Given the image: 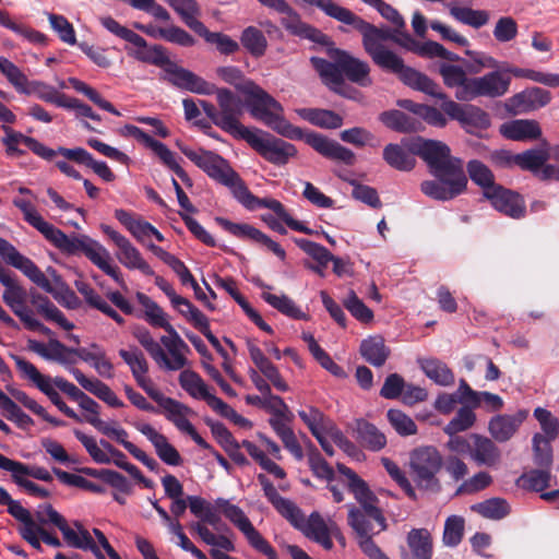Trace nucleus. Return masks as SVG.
<instances>
[{
	"label": "nucleus",
	"mask_w": 559,
	"mask_h": 559,
	"mask_svg": "<svg viewBox=\"0 0 559 559\" xmlns=\"http://www.w3.org/2000/svg\"><path fill=\"white\" fill-rule=\"evenodd\" d=\"M216 74L241 93L246 97L250 115L274 132L290 140H301L305 136L306 142L324 157L346 165L354 164L355 154L336 141L317 133L305 135L299 127L285 118L283 106L255 82L246 78L240 69L233 66L219 67Z\"/></svg>",
	"instance_id": "nucleus-1"
},
{
	"label": "nucleus",
	"mask_w": 559,
	"mask_h": 559,
	"mask_svg": "<svg viewBox=\"0 0 559 559\" xmlns=\"http://www.w3.org/2000/svg\"><path fill=\"white\" fill-rule=\"evenodd\" d=\"M306 4L316 7L328 16L352 26L362 36V46L374 64L382 70L395 73L409 87L433 96L442 102L447 95L439 85L426 74L406 67L403 59L389 49L384 41L390 36L388 32L366 22L350 10L340 5L334 0H302Z\"/></svg>",
	"instance_id": "nucleus-2"
},
{
	"label": "nucleus",
	"mask_w": 559,
	"mask_h": 559,
	"mask_svg": "<svg viewBox=\"0 0 559 559\" xmlns=\"http://www.w3.org/2000/svg\"><path fill=\"white\" fill-rule=\"evenodd\" d=\"M306 4L316 7L328 16L352 26L362 36V46L374 64L382 70L395 73L409 87L433 96L442 102L447 95L439 85L426 74L406 67L403 59L389 49L384 41L390 36L388 32L366 22L350 10L340 5L334 0H302Z\"/></svg>",
	"instance_id": "nucleus-3"
},
{
	"label": "nucleus",
	"mask_w": 559,
	"mask_h": 559,
	"mask_svg": "<svg viewBox=\"0 0 559 559\" xmlns=\"http://www.w3.org/2000/svg\"><path fill=\"white\" fill-rule=\"evenodd\" d=\"M180 151L209 177L228 187L235 199L247 210L269 209L293 230L312 234L310 228L294 219L280 201L253 195L228 162L218 154L201 148L192 150L188 146H180Z\"/></svg>",
	"instance_id": "nucleus-4"
},
{
	"label": "nucleus",
	"mask_w": 559,
	"mask_h": 559,
	"mask_svg": "<svg viewBox=\"0 0 559 559\" xmlns=\"http://www.w3.org/2000/svg\"><path fill=\"white\" fill-rule=\"evenodd\" d=\"M52 245L68 254H74L79 251L83 252L93 264L110 276L117 284L122 287L126 286L119 267L111 264L109 251L98 241L87 236L70 238L60 230Z\"/></svg>",
	"instance_id": "nucleus-5"
},
{
	"label": "nucleus",
	"mask_w": 559,
	"mask_h": 559,
	"mask_svg": "<svg viewBox=\"0 0 559 559\" xmlns=\"http://www.w3.org/2000/svg\"><path fill=\"white\" fill-rule=\"evenodd\" d=\"M443 459L437 448L423 445L409 453V473L418 489L437 493L441 490L438 477Z\"/></svg>",
	"instance_id": "nucleus-6"
},
{
	"label": "nucleus",
	"mask_w": 559,
	"mask_h": 559,
	"mask_svg": "<svg viewBox=\"0 0 559 559\" xmlns=\"http://www.w3.org/2000/svg\"><path fill=\"white\" fill-rule=\"evenodd\" d=\"M0 257L13 267L20 270L26 277L34 284L43 288L45 292L51 294L53 298L69 308H74L76 305V296L70 299L60 288H55L52 283L46 277L40 269L27 257L23 255L19 250L8 240L0 237Z\"/></svg>",
	"instance_id": "nucleus-7"
},
{
	"label": "nucleus",
	"mask_w": 559,
	"mask_h": 559,
	"mask_svg": "<svg viewBox=\"0 0 559 559\" xmlns=\"http://www.w3.org/2000/svg\"><path fill=\"white\" fill-rule=\"evenodd\" d=\"M411 150L426 162L432 175L464 171L462 160L452 156L450 147L441 141L417 136Z\"/></svg>",
	"instance_id": "nucleus-8"
},
{
	"label": "nucleus",
	"mask_w": 559,
	"mask_h": 559,
	"mask_svg": "<svg viewBox=\"0 0 559 559\" xmlns=\"http://www.w3.org/2000/svg\"><path fill=\"white\" fill-rule=\"evenodd\" d=\"M347 522L357 535L359 548L369 559H390L372 539L374 535L385 531V520L384 527L380 528L379 521L373 520L365 510L350 504L348 506Z\"/></svg>",
	"instance_id": "nucleus-9"
},
{
	"label": "nucleus",
	"mask_w": 559,
	"mask_h": 559,
	"mask_svg": "<svg viewBox=\"0 0 559 559\" xmlns=\"http://www.w3.org/2000/svg\"><path fill=\"white\" fill-rule=\"evenodd\" d=\"M214 93L218 105L216 126L236 139H243L251 128L243 126L240 118L243 114L241 99L230 90L215 86Z\"/></svg>",
	"instance_id": "nucleus-10"
},
{
	"label": "nucleus",
	"mask_w": 559,
	"mask_h": 559,
	"mask_svg": "<svg viewBox=\"0 0 559 559\" xmlns=\"http://www.w3.org/2000/svg\"><path fill=\"white\" fill-rule=\"evenodd\" d=\"M4 286L2 299L13 313L20 319L23 326L29 331L47 334L49 329L46 328L36 317L35 312L27 305L29 294L17 282L15 276H11L1 283Z\"/></svg>",
	"instance_id": "nucleus-11"
},
{
	"label": "nucleus",
	"mask_w": 559,
	"mask_h": 559,
	"mask_svg": "<svg viewBox=\"0 0 559 559\" xmlns=\"http://www.w3.org/2000/svg\"><path fill=\"white\" fill-rule=\"evenodd\" d=\"M242 140L264 159L276 165L286 164L297 153L293 144L259 129H251Z\"/></svg>",
	"instance_id": "nucleus-12"
},
{
	"label": "nucleus",
	"mask_w": 559,
	"mask_h": 559,
	"mask_svg": "<svg viewBox=\"0 0 559 559\" xmlns=\"http://www.w3.org/2000/svg\"><path fill=\"white\" fill-rule=\"evenodd\" d=\"M46 360L57 362L63 366L70 373L73 374L78 381L75 372L81 371L74 365L79 360L88 362L99 376L111 378L114 376V366L110 360L105 356L104 352H37Z\"/></svg>",
	"instance_id": "nucleus-13"
},
{
	"label": "nucleus",
	"mask_w": 559,
	"mask_h": 559,
	"mask_svg": "<svg viewBox=\"0 0 559 559\" xmlns=\"http://www.w3.org/2000/svg\"><path fill=\"white\" fill-rule=\"evenodd\" d=\"M10 356L15 361V365L19 371L22 373V377L24 379L32 381L35 384V386L40 392H43L61 413H63L67 417L78 423L84 420V418L82 419L71 407H69L63 402L60 394L53 388L52 379L41 374L35 365L27 361L23 357L15 355L13 353H11Z\"/></svg>",
	"instance_id": "nucleus-14"
},
{
	"label": "nucleus",
	"mask_w": 559,
	"mask_h": 559,
	"mask_svg": "<svg viewBox=\"0 0 559 559\" xmlns=\"http://www.w3.org/2000/svg\"><path fill=\"white\" fill-rule=\"evenodd\" d=\"M441 109L471 134H479L490 127L489 115L475 105H461L447 96L441 104Z\"/></svg>",
	"instance_id": "nucleus-15"
},
{
	"label": "nucleus",
	"mask_w": 559,
	"mask_h": 559,
	"mask_svg": "<svg viewBox=\"0 0 559 559\" xmlns=\"http://www.w3.org/2000/svg\"><path fill=\"white\" fill-rule=\"evenodd\" d=\"M340 474L344 475L347 480L348 490L354 495L357 502L360 504V510H365L373 520L380 522L381 527H384V516L377 506L378 498L370 490L368 484L357 475L352 468L347 467L342 463H337L336 465Z\"/></svg>",
	"instance_id": "nucleus-16"
},
{
	"label": "nucleus",
	"mask_w": 559,
	"mask_h": 559,
	"mask_svg": "<svg viewBox=\"0 0 559 559\" xmlns=\"http://www.w3.org/2000/svg\"><path fill=\"white\" fill-rule=\"evenodd\" d=\"M437 180L421 182L420 189L424 194L436 200L447 201L461 194L467 185L465 173H449L433 175Z\"/></svg>",
	"instance_id": "nucleus-17"
},
{
	"label": "nucleus",
	"mask_w": 559,
	"mask_h": 559,
	"mask_svg": "<svg viewBox=\"0 0 559 559\" xmlns=\"http://www.w3.org/2000/svg\"><path fill=\"white\" fill-rule=\"evenodd\" d=\"M2 128L5 133L2 138V143L5 146V153L8 156L20 157L25 155V150L21 147L25 146L43 159L52 160L56 157L55 150L46 146L35 138L27 136L7 126H3Z\"/></svg>",
	"instance_id": "nucleus-18"
},
{
	"label": "nucleus",
	"mask_w": 559,
	"mask_h": 559,
	"mask_svg": "<svg viewBox=\"0 0 559 559\" xmlns=\"http://www.w3.org/2000/svg\"><path fill=\"white\" fill-rule=\"evenodd\" d=\"M257 478L263 489L265 498L273 506V508L294 527L302 528L305 523V515L300 508H298L297 504L292 500L282 497L277 492L272 481L264 474H259Z\"/></svg>",
	"instance_id": "nucleus-19"
},
{
	"label": "nucleus",
	"mask_w": 559,
	"mask_h": 559,
	"mask_svg": "<svg viewBox=\"0 0 559 559\" xmlns=\"http://www.w3.org/2000/svg\"><path fill=\"white\" fill-rule=\"evenodd\" d=\"M468 100L477 97H501L508 93L511 78L501 69L486 73L483 76L472 78Z\"/></svg>",
	"instance_id": "nucleus-20"
},
{
	"label": "nucleus",
	"mask_w": 559,
	"mask_h": 559,
	"mask_svg": "<svg viewBox=\"0 0 559 559\" xmlns=\"http://www.w3.org/2000/svg\"><path fill=\"white\" fill-rule=\"evenodd\" d=\"M166 80L178 88L189 91L191 93L200 94V95H211L214 94L215 85L205 81L203 78L197 75L195 73L175 66L170 64L166 70Z\"/></svg>",
	"instance_id": "nucleus-21"
},
{
	"label": "nucleus",
	"mask_w": 559,
	"mask_h": 559,
	"mask_svg": "<svg viewBox=\"0 0 559 559\" xmlns=\"http://www.w3.org/2000/svg\"><path fill=\"white\" fill-rule=\"evenodd\" d=\"M216 222L231 235L239 238L253 240L254 242L260 243L272 251L281 260H285L286 252L280 246V243L272 240L267 235L263 234L255 227L248 224H236L223 217H217Z\"/></svg>",
	"instance_id": "nucleus-22"
},
{
	"label": "nucleus",
	"mask_w": 559,
	"mask_h": 559,
	"mask_svg": "<svg viewBox=\"0 0 559 559\" xmlns=\"http://www.w3.org/2000/svg\"><path fill=\"white\" fill-rule=\"evenodd\" d=\"M216 222L231 235L239 238L253 240L254 242L260 243L272 251L281 260H285L286 252L280 246V243L272 240L267 235L263 234L255 227L248 224H236L223 217H217Z\"/></svg>",
	"instance_id": "nucleus-23"
},
{
	"label": "nucleus",
	"mask_w": 559,
	"mask_h": 559,
	"mask_svg": "<svg viewBox=\"0 0 559 559\" xmlns=\"http://www.w3.org/2000/svg\"><path fill=\"white\" fill-rule=\"evenodd\" d=\"M331 60L335 61L348 80L361 86H369L372 80L369 75V64L346 51L333 49L330 51Z\"/></svg>",
	"instance_id": "nucleus-24"
},
{
	"label": "nucleus",
	"mask_w": 559,
	"mask_h": 559,
	"mask_svg": "<svg viewBox=\"0 0 559 559\" xmlns=\"http://www.w3.org/2000/svg\"><path fill=\"white\" fill-rule=\"evenodd\" d=\"M486 198L497 211L512 218H521L525 214V204L522 197L501 186L487 189Z\"/></svg>",
	"instance_id": "nucleus-25"
},
{
	"label": "nucleus",
	"mask_w": 559,
	"mask_h": 559,
	"mask_svg": "<svg viewBox=\"0 0 559 559\" xmlns=\"http://www.w3.org/2000/svg\"><path fill=\"white\" fill-rule=\"evenodd\" d=\"M285 7L284 9L274 10L283 14L281 23L290 34L319 44L326 43L328 37L321 31L302 22L299 14L295 12L286 1Z\"/></svg>",
	"instance_id": "nucleus-26"
},
{
	"label": "nucleus",
	"mask_w": 559,
	"mask_h": 559,
	"mask_svg": "<svg viewBox=\"0 0 559 559\" xmlns=\"http://www.w3.org/2000/svg\"><path fill=\"white\" fill-rule=\"evenodd\" d=\"M528 412L520 409L513 415L503 414L493 416L488 424L490 436L497 442L509 441L526 419Z\"/></svg>",
	"instance_id": "nucleus-27"
},
{
	"label": "nucleus",
	"mask_w": 559,
	"mask_h": 559,
	"mask_svg": "<svg viewBox=\"0 0 559 559\" xmlns=\"http://www.w3.org/2000/svg\"><path fill=\"white\" fill-rule=\"evenodd\" d=\"M469 457L477 466L495 467L501 461V451L495 441L488 437L472 433Z\"/></svg>",
	"instance_id": "nucleus-28"
},
{
	"label": "nucleus",
	"mask_w": 559,
	"mask_h": 559,
	"mask_svg": "<svg viewBox=\"0 0 559 559\" xmlns=\"http://www.w3.org/2000/svg\"><path fill=\"white\" fill-rule=\"evenodd\" d=\"M134 428L143 433L154 445L158 457L167 465L178 466L182 460L177 449L170 444L167 438L157 432L151 425L135 423Z\"/></svg>",
	"instance_id": "nucleus-29"
},
{
	"label": "nucleus",
	"mask_w": 559,
	"mask_h": 559,
	"mask_svg": "<svg viewBox=\"0 0 559 559\" xmlns=\"http://www.w3.org/2000/svg\"><path fill=\"white\" fill-rule=\"evenodd\" d=\"M13 205L22 212L23 218L28 225L40 233L47 241L52 243L61 229L47 222L31 200L15 198L13 199Z\"/></svg>",
	"instance_id": "nucleus-30"
},
{
	"label": "nucleus",
	"mask_w": 559,
	"mask_h": 559,
	"mask_svg": "<svg viewBox=\"0 0 559 559\" xmlns=\"http://www.w3.org/2000/svg\"><path fill=\"white\" fill-rule=\"evenodd\" d=\"M134 27L154 39H164L183 47H191L195 43L188 32L173 24L158 26L153 23H134Z\"/></svg>",
	"instance_id": "nucleus-31"
},
{
	"label": "nucleus",
	"mask_w": 559,
	"mask_h": 559,
	"mask_svg": "<svg viewBox=\"0 0 559 559\" xmlns=\"http://www.w3.org/2000/svg\"><path fill=\"white\" fill-rule=\"evenodd\" d=\"M415 142L413 139H404L399 144H388L383 148V159L392 168L400 171H409L416 165L417 153L411 150V143Z\"/></svg>",
	"instance_id": "nucleus-32"
},
{
	"label": "nucleus",
	"mask_w": 559,
	"mask_h": 559,
	"mask_svg": "<svg viewBox=\"0 0 559 559\" xmlns=\"http://www.w3.org/2000/svg\"><path fill=\"white\" fill-rule=\"evenodd\" d=\"M439 73L447 87L454 90L457 100L468 102L472 78L465 70L455 64L444 63L440 66Z\"/></svg>",
	"instance_id": "nucleus-33"
},
{
	"label": "nucleus",
	"mask_w": 559,
	"mask_h": 559,
	"mask_svg": "<svg viewBox=\"0 0 559 559\" xmlns=\"http://www.w3.org/2000/svg\"><path fill=\"white\" fill-rule=\"evenodd\" d=\"M128 43L129 46L126 47L128 55L141 62L163 66L167 61V57L160 46H150L147 41L136 33L131 36Z\"/></svg>",
	"instance_id": "nucleus-34"
},
{
	"label": "nucleus",
	"mask_w": 559,
	"mask_h": 559,
	"mask_svg": "<svg viewBox=\"0 0 559 559\" xmlns=\"http://www.w3.org/2000/svg\"><path fill=\"white\" fill-rule=\"evenodd\" d=\"M118 261L129 270H139L144 275H154L153 269L144 260L141 252L126 237H116Z\"/></svg>",
	"instance_id": "nucleus-35"
},
{
	"label": "nucleus",
	"mask_w": 559,
	"mask_h": 559,
	"mask_svg": "<svg viewBox=\"0 0 559 559\" xmlns=\"http://www.w3.org/2000/svg\"><path fill=\"white\" fill-rule=\"evenodd\" d=\"M215 504L217 509L222 511L225 518L228 519L246 536L249 544L259 535H261V533L252 525L251 521L248 519L241 508L230 503L224 498L216 499Z\"/></svg>",
	"instance_id": "nucleus-36"
},
{
	"label": "nucleus",
	"mask_w": 559,
	"mask_h": 559,
	"mask_svg": "<svg viewBox=\"0 0 559 559\" xmlns=\"http://www.w3.org/2000/svg\"><path fill=\"white\" fill-rule=\"evenodd\" d=\"M74 435L76 439L84 445L87 453L94 460V462L98 464H110L114 463L119 468L123 471L127 468L130 462L127 461V456L123 452L116 449L110 456L104 452L98 445L96 440L93 437L86 436L80 430H74Z\"/></svg>",
	"instance_id": "nucleus-37"
},
{
	"label": "nucleus",
	"mask_w": 559,
	"mask_h": 559,
	"mask_svg": "<svg viewBox=\"0 0 559 559\" xmlns=\"http://www.w3.org/2000/svg\"><path fill=\"white\" fill-rule=\"evenodd\" d=\"M31 309L35 312L36 317H44L46 320L53 321L64 330L73 329V324L63 316V313L50 301V299L36 292L29 293Z\"/></svg>",
	"instance_id": "nucleus-38"
},
{
	"label": "nucleus",
	"mask_w": 559,
	"mask_h": 559,
	"mask_svg": "<svg viewBox=\"0 0 559 559\" xmlns=\"http://www.w3.org/2000/svg\"><path fill=\"white\" fill-rule=\"evenodd\" d=\"M153 401L163 409L166 419L173 423L180 431H183L191 424L187 419V416L192 413L189 406L165 394H154Z\"/></svg>",
	"instance_id": "nucleus-39"
},
{
	"label": "nucleus",
	"mask_w": 559,
	"mask_h": 559,
	"mask_svg": "<svg viewBox=\"0 0 559 559\" xmlns=\"http://www.w3.org/2000/svg\"><path fill=\"white\" fill-rule=\"evenodd\" d=\"M407 546L411 550V557L403 549L404 559H431L432 558V537L426 528H413L407 534Z\"/></svg>",
	"instance_id": "nucleus-40"
},
{
	"label": "nucleus",
	"mask_w": 559,
	"mask_h": 559,
	"mask_svg": "<svg viewBox=\"0 0 559 559\" xmlns=\"http://www.w3.org/2000/svg\"><path fill=\"white\" fill-rule=\"evenodd\" d=\"M52 383L61 392L68 395L70 400L76 402L79 406L86 412L85 416L100 415V405L72 382L62 377H56L52 379Z\"/></svg>",
	"instance_id": "nucleus-41"
},
{
	"label": "nucleus",
	"mask_w": 559,
	"mask_h": 559,
	"mask_svg": "<svg viewBox=\"0 0 559 559\" xmlns=\"http://www.w3.org/2000/svg\"><path fill=\"white\" fill-rule=\"evenodd\" d=\"M330 527L331 521L326 523L320 513L312 512L300 530L309 539L320 544L325 550H331L333 542L329 534Z\"/></svg>",
	"instance_id": "nucleus-42"
},
{
	"label": "nucleus",
	"mask_w": 559,
	"mask_h": 559,
	"mask_svg": "<svg viewBox=\"0 0 559 559\" xmlns=\"http://www.w3.org/2000/svg\"><path fill=\"white\" fill-rule=\"evenodd\" d=\"M355 432L359 444L367 450L378 452L386 445L385 435L373 424L365 419L356 420Z\"/></svg>",
	"instance_id": "nucleus-43"
},
{
	"label": "nucleus",
	"mask_w": 559,
	"mask_h": 559,
	"mask_svg": "<svg viewBox=\"0 0 559 559\" xmlns=\"http://www.w3.org/2000/svg\"><path fill=\"white\" fill-rule=\"evenodd\" d=\"M0 468L17 475V477H33L38 480L50 483L52 481L51 473L43 466L27 465L20 461L11 460L0 453Z\"/></svg>",
	"instance_id": "nucleus-44"
},
{
	"label": "nucleus",
	"mask_w": 559,
	"mask_h": 559,
	"mask_svg": "<svg viewBox=\"0 0 559 559\" xmlns=\"http://www.w3.org/2000/svg\"><path fill=\"white\" fill-rule=\"evenodd\" d=\"M503 136L514 141H532L542 135L539 124L534 120H514L500 127Z\"/></svg>",
	"instance_id": "nucleus-45"
},
{
	"label": "nucleus",
	"mask_w": 559,
	"mask_h": 559,
	"mask_svg": "<svg viewBox=\"0 0 559 559\" xmlns=\"http://www.w3.org/2000/svg\"><path fill=\"white\" fill-rule=\"evenodd\" d=\"M79 384L99 400L108 404L110 407H123V402L116 393L104 382L98 379H90L82 371L75 372Z\"/></svg>",
	"instance_id": "nucleus-46"
},
{
	"label": "nucleus",
	"mask_w": 559,
	"mask_h": 559,
	"mask_svg": "<svg viewBox=\"0 0 559 559\" xmlns=\"http://www.w3.org/2000/svg\"><path fill=\"white\" fill-rule=\"evenodd\" d=\"M379 120L388 128L397 132H417L423 126L415 119L401 110H388L379 115Z\"/></svg>",
	"instance_id": "nucleus-47"
},
{
	"label": "nucleus",
	"mask_w": 559,
	"mask_h": 559,
	"mask_svg": "<svg viewBox=\"0 0 559 559\" xmlns=\"http://www.w3.org/2000/svg\"><path fill=\"white\" fill-rule=\"evenodd\" d=\"M269 425L283 442L284 448L298 461L304 457V450L290 425L276 418H269Z\"/></svg>",
	"instance_id": "nucleus-48"
},
{
	"label": "nucleus",
	"mask_w": 559,
	"mask_h": 559,
	"mask_svg": "<svg viewBox=\"0 0 559 559\" xmlns=\"http://www.w3.org/2000/svg\"><path fill=\"white\" fill-rule=\"evenodd\" d=\"M296 114L304 120L320 128L336 129L343 124L341 116L326 109L298 108Z\"/></svg>",
	"instance_id": "nucleus-49"
},
{
	"label": "nucleus",
	"mask_w": 559,
	"mask_h": 559,
	"mask_svg": "<svg viewBox=\"0 0 559 559\" xmlns=\"http://www.w3.org/2000/svg\"><path fill=\"white\" fill-rule=\"evenodd\" d=\"M424 373L433 382L440 385H450L454 382V374L448 366L437 358L418 359Z\"/></svg>",
	"instance_id": "nucleus-50"
},
{
	"label": "nucleus",
	"mask_w": 559,
	"mask_h": 559,
	"mask_svg": "<svg viewBox=\"0 0 559 559\" xmlns=\"http://www.w3.org/2000/svg\"><path fill=\"white\" fill-rule=\"evenodd\" d=\"M193 32L202 24L199 21L200 5L195 0H164Z\"/></svg>",
	"instance_id": "nucleus-51"
},
{
	"label": "nucleus",
	"mask_w": 559,
	"mask_h": 559,
	"mask_svg": "<svg viewBox=\"0 0 559 559\" xmlns=\"http://www.w3.org/2000/svg\"><path fill=\"white\" fill-rule=\"evenodd\" d=\"M261 296L265 302H267L271 307L281 313L296 320L307 319L306 313L287 295H275L264 290Z\"/></svg>",
	"instance_id": "nucleus-52"
},
{
	"label": "nucleus",
	"mask_w": 559,
	"mask_h": 559,
	"mask_svg": "<svg viewBox=\"0 0 559 559\" xmlns=\"http://www.w3.org/2000/svg\"><path fill=\"white\" fill-rule=\"evenodd\" d=\"M84 421L92 425L100 433L115 439L120 443L130 454H132L138 448L132 442L128 441V432L123 428H114L106 421L99 418V415L84 416Z\"/></svg>",
	"instance_id": "nucleus-53"
},
{
	"label": "nucleus",
	"mask_w": 559,
	"mask_h": 559,
	"mask_svg": "<svg viewBox=\"0 0 559 559\" xmlns=\"http://www.w3.org/2000/svg\"><path fill=\"white\" fill-rule=\"evenodd\" d=\"M551 469L538 467L523 473L516 484L523 489L542 492L550 486Z\"/></svg>",
	"instance_id": "nucleus-54"
},
{
	"label": "nucleus",
	"mask_w": 559,
	"mask_h": 559,
	"mask_svg": "<svg viewBox=\"0 0 559 559\" xmlns=\"http://www.w3.org/2000/svg\"><path fill=\"white\" fill-rule=\"evenodd\" d=\"M551 99V94L539 87L528 88L512 98L514 105L521 110L537 109L546 106Z\"/></svg>",
	"instance_id": "nucleus-55"
},
{
	"label": "nucleus",
	"mask_w": 559,
	"mask_h": 559,
	"mask_svg": "<svg viewBox=\"0 0 559 559\" xmlns=\"http://www.w3.org/2000/svg\"><path fill=\"white\" fill-rule=\"evenodd\" d=\"M472 510L485 519L498 521L510 514L511 507L506 499L495 497L473 504Z\"/></svg>",
	"instance_id": "nucleus-56"
},
{
	"label": "nucleus",
	"mask_w": 559,
	"mask_h": 559,
	"mask_svg": "<svg viewBox=\"0 0 559 559\" xmlns=\"http://www.w3.org/2000/svg\"><path fill=\"white\" fill-rule=\"evenodd\" d=\"M310 61L323 82L331 88H336L342 84L343 71L335 61L330 62L319 57H312Z\"/></svg>",
	"instance_id": "nucleus-57"
},
{
	"label": "nucleus",
	"mask_w": 559,
	"mask_h": 559,
	"mask_svg": "<svg viewBox=\"0 0 559 559\" xmlns=\"http://www.w3.org/2000/svg\"><path fill=\"white\" fill-rule=\"evenodd\" d=\"M180 386L192 397L207 400L211 393L202 378L194 371L182 370L179 374Z\"/></svg>",
	"instance_id": "nucleus-58"
},
{
	"label": "nucleus",
	"mask_w": 559,
	"mask_h": 559,
	"mask_svg": "<svg viewBox=\"0 0 559 559\" xmlns=\"http://www.w3.org/2000/svg\"><path fill=\"white\" fill-rule=\"evenodd\" d=\"M450 14L459 22L479 28L486 25L489 21V14L484 10H473L466 7L451 5Z\"/></svg>",
	"instance_id": "nucleus-59"
},
{
	"label": "nucleus",
	"mask_w": 559,
	"mask_h": 559,
	"mask_svg": "<svg viewBox=\"0 0 559 559\" xmlns=\"http://www.w3.org/2000/svg\"><path fill=\"white\" fill-rule=\"evenodd\" d=\"M194 33L202 36L207 43L215 45L217 50L224 55L234 53L239 49L238 43L231 37L223 33L210 32L203 23Z\"/></svg>",
	"instance_id": "nucleus-60"
},
{
	"label": "nucleus",
	"mask_w": 559,
	"mask_h": 559,
	"mask_svg": "<svg viewBox=\"0 0 559 559\" xmlns=\"http://www.w3.org/2000/svg\"><path fill=\"white\" fill-rule=\"evenodd\" d=\"M240 41L253 57H262L266 51L267 40L257 27L248 26L245 28L241 33Z\"/></svg>",
	"instance_id": "nucleus-61"
},
{
	"label": "nucleus",
	"mask_w": 559,
	"mask_h": 559,
	"mask_svg": "<svg viewBox=\"0 0 559 559\" xmlns=\"http://www.w3.org/2000/svg\"><path fill=\"white\" fill-rule=\"evenodd\" d=\"M0 408L3 416L16 424L21 429H27L34 425V420L29 415L22 411V408L7 394L0 400Z\"/></svg>",
	"instance_id": "nucleus-62"
},
{
	"label": "nucleus",
	"mask_w": 559,
	"mask_h": 559,
	"mask_svg": "<svg viewBox=\"0 0 559 559\" xmlns=\"http://www.w3.org/2000/svg\"><path fill=\"white\" fill-rule=\"evenodd\" d=\"M136 299L144 308V318L151 325L168 326L167 313L154 300L143 293H138Z\"/></svg>",
	"instance_id": "nucleus-63"
},
{
	"label": "nucleus",
	"mask_w": 559,
	"mask_h": 559,
	"mask_svg": "<svg viewBox=\"0 0 559 559\" xmlns=\"http://www.w3.org/2000/svg\"><path fill=\"white\" fill-rule=\"evenodd\" d=\"M548 158L549 153L546 147L532 148L521 154H516L515 165L520 166L522 169L537 173Z\"/></svg>",
	"instance_id": "nucleus-64"
}]
</instances>
